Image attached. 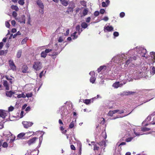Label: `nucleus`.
I'll use <instances>...</instances> for the list:
<instances>
[{
	"instance_id": "59",
	"label": "nucleus",
	"mask_w": 155,
	"mask_h": 155,
	"mask_svg": "<svg viewBox=\"0 0 155 155\" xmlns=\"http://www.w3.org/2000/svg\"><path fill=\"white\" fill-rule=\"evenodd\" d=\"M12 15L14 17H15L17 16V13L15 12L14 11L12 12Z\"/></svg>"
},
{
	"instance_id": "41",
	"label": "nucleus",
	"mask_w": 155,
	"mask_h": 155,
	"mask_svg": "<svg viewBox=\"0 0 155 155\" xmlns=\"http://www.w3.org/2000/svg\"><path fill=\"white\" fill-rule=\"evenodd\" d=\"M100 120L101 121L100 124H101L104 125L105 122L104 119L103 118H100Z\"/></svg>"
},
{
	"instance_id": "45",
	"label": "nucleus",
	"mask_w": 155,
	"mask_h": 155,
	"mask_svg": "<svg viewBox=\"0 0 155 155\" xmlns=\"http://www.w3.org/2000/svg\"><path fill=\"white\" fill-rule=\"evenodd\" d=\"M46 71L45 72H44V71H42L40 74L39 77L40 78H41L42 76L44 75L46 72Z\"/></svg>"
},
{
	"instance_id": "50",
	"label": "nucleus",
	"mask_w": 155,
	"mask_h": 155,
	"mask_svg": "<svg viewBox=\"0 0 155 155\" xmlns=\"http://www.w3.org/2000/svg\"><path fill=\"white\" fill-rule=\"evenodd\" d=\"M113 35L114 37H117L119 35V33L117 31L114 32Z\"/></svg>"
},
{
	"instance_id": "56",
	"label": "nucleus",
	"mask_w": 155,
	"mask_h": 155,
	"mask_svg": "<svg viewBox=\"0 0 155 155\" xmlns=\"http://www.w3.org/2000/svg\"><path fill=\"white\" fill-rule=\"evenodd\" d=\"M14 108L12 106H11L8 108L9 111H12L13 110Z\"/></svg>"
},
{
	"instance_id": "58",
	"label": "nucleus",
	"mask_w": 155,
	"mask_h": 155,
	"mask_svg": "<svg viewBox=\"0 0 155 155\" xmlns=\"http://www.w3.org/2000/svg\"><path fill=\"white\" fill-rule=\"evenodd\" d=\"M7 134H5L4 135L6 136H12V134L10 132H7Z\"/></svg>"
},
{
	"instance_id": "33",
	"label": "nucleus",
	"mask_w": 155,
	"mask_h": 155,
	"mask_svg": "<svg viewBox=\"0 0 155 155\" xmlns=\"http://www.w3.org/2000/svg\"><path fill=\"white\" fill-rule=\"evenodd\" d=\"M150 54L151 55V57L152 58V60L154 59V60L153 62H154L155 61V52H150Z\"/></svg>"
},
{
	"instance_id": "29",
	"label": "nucleus",
	"mask_w": 155,
	"mask_h": 155,
	"mask_svg": "<svg viewBox=\"0 0 155 155\" xmlns=\"http://www.w3.org/2000/svg\"><path fill=\"white\" fill-rule=\"evenodd\" d=\"M28 68L26 65H24L22 68V71L23 73H26L27 72Z\"/></svg>"
},
{
	"instance_id": "44",
	"label": "nucleus",
	"mask_w": 155,
	"mask_h": 155,
	"mask_svg": "<svg viewBox=\"0 0 155 155\" xmlns=\"http://www.w3.org/2000/svg\"><path fill=\"white\" fill-rule=\"evenodd\" d=\"M32 96V94L31 93H28L26 94V97L28 98L31 97Z\"/></svg>"
},
{
	"instance_id": "8",
	"label": "nucleus",
	"mask_w": 155,
	"mask_h": 155,
	"mask_svg": "<svg viewBox=\"0 0 155 155\" xmlns=\"http://www.w3.org/2000/svg\"><path fill=\"white\" fill-rule=\"evenodd\" d=\"M125 82L122 83L119 82H117L114 83L113 84V87L114 88H117L118 87L122 86L124 84H125Z\"/></svg>"
},
{
	"instance_id": "30",
	"label": "nucleus",
	"mask_w": 155,
	"mask_h": 155,
	"mask_svg": "<svg viewBox=\"0 0 155 155\" xmlns=\"http://www.w3.org/2000/svg\"><path fill=\"white\" fill-rule=\"evenodd\" d=\"M14 93L12 92L11 91H6V95L7 97H11L12 94H14Z\"/></svg>"
},
{
	"instance_id": "7",
	"label": "nucleus",
	"mask_w": 155,
	"mask_h": 155,
	"mask_svg": "<svg viewBox=\"0 0 155 155\" xmlns=\"http://www.w3.org/2000/svg\"><path fill=\"white\" fill-rule=\"evenodd\" d=\"M153 117V115H149L146 119L145 121L143 122V125L147 126L149 124H151L150 123L152 121Z\"/></svg>"
},
{
	"instance_id": "5",
	"label": "nucleus",
	"mask_w": 155,
	"mask_h": 155,
	"mask_svg": "<svg viewBox=\"0 0 155 155\" xmlns=\"http://www.w3.org/2000/svg\"><path fill=\"white\" fill-rule=\"evenodd\" d=\"M32 68L34 70L39 71L42 68V63L38 61H35L34 62Z\"/></svg>"
},
{
	"instance_id": "23",
	"label": "nucleus",
	"mask_w": 155,
	"mask_h": 155,
	"mask_svg": "<svg viewBox=\"0 0 155 155\" xmlns=\"http://www.w3.org/2000/svg\"><path fill=\"white\" fill-rule=\"evenodd\" d=\"M134 92L131 91H124L122 93V95H128L130 94H132L133 93H134Z\"/></svg>"
},
{
	"instance_id": "27",
	"label": "nucleus",
	"mask_w": 155,
	"mask_h": 155,
	"mask_svg": "<svg viewBox=\"0 0 155 155\" xmlns=\"http://www.w3.org/2000/svg\"><path fill=\"white\" fill-rule=\"evenodd\" d=\"M80 26L79 25H78L76 26V31H77L78 32L77 33H78V35H79L81 33L82 31V29H81L80 30Z\"/></svg>"
},
{
	"instance_id": "42",
	"label": "nucleus",
	"mask_w": 155,
	"mask_h": 155,
	"mask_svg": "<svg viewBox=\"0 0 155 155\" xmlns=\"http://www.w3.org/2000/svg\"><path fill=\"white\" fill-rule=\"evenodd\" d=\"M18 3L20 5H22L25 3L24 0H20L18 1Z\"/></svg>"
},
{
	"instance_id": "37",
	"label": "nucleus",
	"mask_w": 155,
	"mask_h": 155,
	"mask_svg": "<svg viewBox=\"0 0 155 155\" xmlns=\"http://www.w3.org/2000/svg\"><path fill=\"white\" fill-rule=\"evenodd\" d=\"M115 110H110L108 112V114L109 116H111L113 115L114 114H115Z\"/></svg>"
},
{
	"instance_id": "57",
	"label": "nucleus",
	"mask_w": 155,
	"mask_h": 155,
	"mask_svg": "<svg viewBox=\"0 0 155 155\" xmlns=\"http://www.w3.org/2000/svg\"><path fill=\"white\" fill-rule=\"evenodd\" d=\"M99 12L98 11H95L94 13V15L96 16H97L99 15Z\"/></svg>"
},
{
	"instance_id": "43",
	"label": "nucleus",
	"mask_w": 155,
	"mask_h": 155,
	"mask_svg": "<svg viewBox=\"0 0 155 155\" xmlns=\"http://www.w3.org/2000/svg\"><path fill=\"white\" fill-rule=\"evenodd\" d=\"M133 138V137H130L126 139L125 141L126 142H128L131 141L132 139Z\"/></svg>"
},
{
	"instance_id": "38",
	"label": "nucleus",
	"mask_w": 155,
	"mask_h": 155,
	"mask_svg": "<svg viewBox=\"0 0 155 155\" xmlns=\"http://www.w3.org/2000/svg\"><path fill=\"white\" fill-rule=\"evenodd\" d=\"M150 73L151 74L154 75L155 74V67H153L151 70H150Z\"/></svg>"
},
{
	"instance_id": "18",
	"label": "nucleus",
	"mask_w": 155,
	"mask_h": 155,
	"mask_svg": "<svg viewBox=\"0 0 155 155\" xmlns=\"http://www.w3.org/2000/svg\"><path fill=\"white\" fill-rule=\"evenodd\" d=\"M125 111V109H123L121 110L117 109L115 110V114L117 113L119 114H121L123 113H124Z\"/></svg>"
},
{
	"instance_id": "53",
	"label": "nucleus",
	"mask_w": 155,
	"mask_h": 155,
	"mask_svg": "<svg viewBox=\"0 0 155 155\" xmlns=\"http://www.w3.org/2000/svg\"><path fill=\"white\" fill-rule=\"evenodd\" d=\"M99 147L97 146L96 145H95L94 146V150H99Z\"/></svg>"
},
{
	"instance_id": "13",
	"label": "nucleus",
	"mask_w": 155,
	"mask_h": 155,
	"mask_svg": "<svg viewBox=\"0 0 155 155\" xmlns=\"http://www.w3.org/2000/svg\"><path fill=\"white\" fill-rule=\"evenodd\" d=\"M38 139V138L36 137H33L31 139L29 140L27 142L29 146H30L31 144L34 143L36 139Z\"/></svg>"
},
{
	"instance_id": "16",
	"label": "nucleus",
	"mask_w": 155,
	"mask_h": 155,
	"mask_svg": "<svg viewBox=\"0 0 155 155\" xmlns=\"http://www.w3.org/2000/svg\"><path fill=\"white\" fill-rule=\"evenodd\" d=\"M76 126V119L74 121H72L69 125V128L71 129L73 128Z\"/></svg>"
},
{
	"instance_id": "14",
	"label": "nucleus",
	"mask_w": 155,
	"mask_h": 155,
	"mask_svg": "<svg viewBox=\"0 0 155 155\" xmlns=\"http://www.w3.org/2000/svg\"><path fill=\"white\" fill-rule=\"evenodd\" d=\"M13 96L15 98H16L17 97L18 98H25L26 97L24 93H22L21 94H15L13 95Z\"/></svg>"
},
{
	"instance_id": "49",
	"label": "nucleus",
	"mask_w": 155,
	"mask_h": 155,
	"mask_svg": "<svg viewBox=\"0 0 155 155\" xmlns=\"http://www.w3.org/2000/svg\"><path fill=\"white\" fill-rule=\"evenodd\" d=\"M28 39L27 38H25L23 39L21 42V44L22 45L25 44L27 41Z\"/></svg>"
},
{
	"instance_id": "4",
	"label": "nucleus",
	"mask_w": 155,
	"mask_h": 155,
	"mask_svg": "<svg viewBox=\"0 0 155 155\" xmlns=\"http://www.w3.org/2000/svg\"><path fill=\"white\" fill-rule=\"evenodd\" d=\"M45 133L43 131H37L35 132H29L25 133H21L18 135L17 136H25L29 135L32 136V135H37L38 136H43L44 134Z\"/></svg>"
},
{
	"instance_id": "36",
	"label": "nucleus",
	"mask_w": 155,
	"mask_h": 155,
	"mask_svg": "<svg viewBox=\"0 0 155 155\" xmlns=\"http://www.w3.org/2000/svg\"><path fill=\"white\" fill-rule=\"evenodd\" d=\"M96 80V78L95 76H91L90 81L91 82L94 83Z\"/></svg>"
},
{
	"instance_id": "12",
	"label": "nucleus",
	"mask_w": 155,
	"mask_h": 155,
	"mask_svg": "<svg viewBox=\"0 0 155 155\" xmlns=\"http://www.w3.org/2000/svg\"><path fill=\"white\" fill-rule=\"evenodd\" d=\"M104 29L105 32H110L113 31V28L112 26H105L104 27Z\"/></svg>"
},
{
	"instance_id": "11",
	"label": "nucleus",
	"mask_w": 155,
	"mask_h": 155,
	"mask_svg": "<svg viewBox=\"0 0 155 155\" xmlns=\"http://www.w3.org/2000/svg\"><path fill=\"white\" fill-rule=\"evenodd\" d=\"M9 64L11 69L13 71L16 70V67L13 61L11 60H9Z\"/></svg>"
},
{
	"instance_id": "25",
	"label": "nucleus",
	"mask_w": 155,
	"mask_h": 155,
	"mask_svg": "<svg viewBox=\"0 0 155 155\" xmlns=\"http://www.w3.org/2000/svg\"><path fill=\"white\" fill-rule=\"evenodd\" d=\"M93 102V99H85L84 101V102L86 104H88Z\"/></svg>"
},
{
	"instance_id": "6",
	"label": "nucleus",
	"mask_w": 155,
	"mask_h": 155,
	"mask_svg": "<svg viewBox=\"0 0 155 155\" xmlns=\"http://www.w3.org/2000/svg\"><path fill=\"white\" fill-rule=\"evenodd\" d=\"M10 114L9 111L3 110H0V117L3 118H5L6 117H9Z\"/></svg>"
},
{
	"instance_id": "2",
	"label": "nucleus",
	"mask_w": 155,
	"mask_h": 155,
	"mask_svg": "<svg viewBox=\"0 0 155 155\" xmlns=\"http://www.w3.org/2000/svg\"><path fill=\"white\" fill-rule=\"evenodd\" d=\"M132 51H133V50H129L126 54H123L115 56L112 58V61H110L109 62L110 65L111 64L112 61L114 63L118 64L121 63H122V64L124 63L122 61H124V60L125 61L126 59H127V56H129V54L131 53Z\"/></svg>"
},
{
	"instance_id": "61",
	"label": "nucleus",
	"mask_w": 155,
	"mask_h": 155,
	"mask_svg": "<svg viewBox=\"0 0 155 155\" xmlns=\"http://www.w3.org/2000/svg\"><path fill=\"white\" fill-rule=\"evenodd\" d=\"M91 18L90 17H88L86 18V21L87 22L89 23L91 20Z\"/></svg>"
},
{
	"instance_id": "20",
	"label": "nucleus",
	"mask_w": 155,
	"mask_h": 155,
	"mask_svg": "<svg viewBox=\"0 0 155 155\" xmlns=\"http://www.w3.org/2000/svg\"><path fill=\"white\" fill-rule=\"evenodd\" d=\"M88 12V10L87 8H85L83 10L82 14H80V16L81 17L84 16L87 14Z\"/></svg>"
},
{
	"instance_id": "26",
	"label": "nucleus",
	"mask_w": 155,
	"mask_h": 155,
	"mask_svg": "<svg viewBox=\"0 0 155 155\" xmlns=\"http://www.w3.org/2000/svg\"><path fill=\"white\" fill-rule=\"evenodd\" d=\"M141 73L142 71H136V72L135 71L133 73V74L135 76H136V78H139L138 77V76H140V75L141 74Z\"/></svg>"
},
{
	"instance_id": "40",
	"label": "nucleus",
	"mask_w": 155,
	"mask_h": 155,
	"mask_svg": "<svg viewBox=\"0 0 155 155\" xmlns=\"http://www.w3.org/2000/svg\"><path fill=\"white\" fill-rule=\"evenodd\" d=\"M150 123L151 124H155V116L153 115L152 118V121L150 122Z\"/></svg>"
},
{
	"instance_id": "64",
	"label": "nucleus",
	"mask_w": 155,
	"mask_h": 155,
	"mask_svg": "<svg viewBox=\"0 0 155 155\" xmlns=\"http://www.w3.org/2000/svg\"><path fill=\"white\" fill-rule=\"evenodd\" d=\"M63 41V40L61 37H60L58 39V41L59 42H61Z\"/></svg>"
},
{
	"instance_id": "51",
	"label": "nucleus",
	"mask_w": 155,
	"mask_h": 155,
	"mask_svg": "<svg viewBox=\"0 0 155 155\" xmlns=\"http://www.w3.org/2000/svg\"><path fill=\"white\" fill-rule=\"evenodd\" d=\"M60 129L62 131V132L63 133H65L66 131L65 130H64V129L62 126H61L60 127Z\"/></svg>"
},
{
	"instance_id": "15",
	"label": "nucleus",
	"mask_w": 155,
	"mask_h": 155,
	"mask_svg": "<svg viewBox=\"0 0 155 155\" xmlns=\"http://www.w3.org/2000/svg\"><path fill=\"white\" fill-rule=\"evenodd\" d=\"M138 67L142 71H143L142 70H147V66H145L143 64H142L141 63L140 64V65H139V64H138Z\"/></svg>"
},
{
	"instance_id": "34",
	"label": "nucleus",
	"mask_w": 155,
	"mask_h": 155,
	"mask_svg": "<svg viewBox=\"0 0 155 155\" xmlns=\"http://www.w3.org/2000/svg\"><path fill=\"white\" fill-rule=\"evenodd\" d=\"M3 84L4 86L5 87L6 89V90H8L9 89V87L7 81H4Z\"/></svg>"
},
{
	"instance_id": "48",
	"label": "nucleus",
	"mask_w": 155,
	"mask_h": 155,
	"mask_svg": "<svg viewBox=\"0 0 155 155\" xmlns=\"http://www.w3.org/2000/svg\"><path fill=\"white\" fill-rule=\"evenodd\" d=\"M8 146L7 143L6 142H4L2 145V147L4 148L7 147H8Z\"/></svg>"
},
{
	"instance_id": "46",
	"label": "nucleus",
	"mask_w": 155,
	"mask_h": 155,
	"mask_svg": "<svg viewBox=\"0 0 155 155\" xmlns=\"http://www.w3.org/2000/svg\"><path fill=\"white\" fill-rule=\"evenodd\" d=\"M5 77L7 80L10 81V82L11 84L12 83L11 81L12 80V78H11L9 77L8 76H5Z\"/></svg>"
},
{
	"instance_id": "17",
	"label": "nucleus",
	"mask_w": 155,
	"mask_h": 155,
	"mask_svg": "<svg viewBox=\"0 0 155 155\" xmlns=\"http://www.w3.org/2000/svg\"><path fill=\"white\" fill-rule=\"evenodd\" d=\"M37 4L41 8L43 9L44 8V6L42 1L41 0H38L37 2Z\"/></svg>"
},
{
	"instance_id": "1",
	"label": "nucleus",
	"mask_w": 155,
	"mask_h": 155,
	"mask_svg": "<svg viewBox=\"0 0 155 155\" xmlns=\"http://www.w3.org/2000/svg\"><path fill=\"white\" fill-rule=\"evenodd\" d=\"M133 50V51L129 54V55H131L132 57H128L129 59L126 61V64H128L130 63L133 61H135L137 59V57H135L134 56H133V53L134 50H136V52L138 54L137 56H139V57H145V55L147 53V50L146 49L144 48L143 47L141 46H137L135 48V49H132L130 50Z\"/></svg>"
},
{
	"instance_id": "62",
	"label": "nucleus",
	"mask_w": 155,
	"mask_h": 155,
	"mask_svg": "<svg viewBox=\"0 0 155 155\" xmlns=\"http://www.w3.org/2000/svg\"><path fill=\"white\" fill-rule=\"evenodd\" d=\"M108 19V18L107 16L104 17L103 19H102V20L106 21H107Z\"/></svg>"
},
{
	"instance_id": "60",
	"label": "nucleus",
	"mask_w": 155,
	"mask_h": 155,
	"mask_svg": "<svg viewBox=\"0 0 155 155\" xmlns=\"http://www.w3.org/2000/svg\"><path fill=\"white\" fill-rule=\"evenodd\" d=\"M105 12V10L104 9H101L100 11V12L101 14H103Z\"/></svg>"
},
{
	"instance_id": "10",
	"label": "nucleus",
	"mask_w": 155,
	"mask_h": 155,
	"mask_svg": "<svg viewBox=\"0 0 155 155\" xmlns=\"http://www.w3.org/2000/svg\"><path fill=\"white\" fill-rule=\"evenodd\" d=\"M22 124L24 127L26 128H27L31 126L33 124V123L31 122L28 121H23L22 122Z\"/></svg>"
},
{
	"instance_id": "9",
	"label": "nucleus",
	"mask_w": 155,
	"mask_h": 155,
	"mask_svg": "<svg viewBox=\"0 0 155 155\" xmlns=\"http://www.w3.org/2000/svg\"><path fill=\"white\" fill-rule=\"evenodd\" d=\"M52 50L51 49H46L45 51H43L41 53V57L42 58H45L47 55V54L51 51Z\"/></svg>"
},
{
	"instance_id": "22",
	"label": "nucleus",
	"mask_w": 155,
	"mask_h": 155,
	"mask_svg": "<svg viewBox=\"0 0 155 155\" xmlns=\"http://www.w3.org/2000/svg\"><path fill=\"white\" fill-rule=\"evenodd\" d=\"M61 115L62 116L64 117V115L66 114L65 112L67 111V110L66 108L64 107H62L61 108Z\"/></svg>"
},
{
	"instance_id": "32",
	"label": "nucleus",
	"mask_w": 155,
	"mask_h": 155,
	"mask_svg": "<svg viewBox=\"0 0 155 155\" xmlns=\"http://www.w3.org/2000/svg\"><path fill=\"white\" fill-rule=\"evenodd\" d=\"M81 26L82 28H86L88 27V25L85 22H83L81 24Z\"/></svg>"
},
{
	"instance_id": "28",
	"label": "nucleus",
	"mask_w": 155,
	"mask_h": 155,
	"mask_svg": "<svg viewBox=\"0 0 155 155\" xmlns=\"http://www.w3.org/2000/svg\"><path fill=\"white\" fill-rule=\"evenodd\" d=\"M78 35H78L77 31L74 32V33L71 35L72 39H76L78 38Z\"/></svg>"
},
{
	"instance_id": "31",
	"label": "nucleus",
	"mask_w": 155,
	"mask_h": 155,
	"mask_svg": "<svg viewBox=\"0 0 155 155\" xmlns=\"http://www.w3.org/2000/svg\"><path fill=\"white\" fill-rule=\"evenodd\" d=\"M98 144L101 147L104 146V147H105L106 146V142H105V141H104V140H102V141L99 142V143H98Z\"/></svg>"
},
{
	"instance_id": "52",
	"label": "nucleus",
	"mask_w": 155,
	"mask_h": 155,
	"mask_svg": "<svg viewBox=\"0 0 155 155\" xmlns=\"http://www.w3.org/2000/svg\"><path fill=\"white\" fill-rule=\"evenodd\" d=\"M89 74L91 75V76H95V73L94 71L90 72L89 73Z\"/></svg>"
},
{
	"instance_id": "24",
	"label": "nucleus",
	"mask_w": 155,
	"mask_h": 155,
	"mask_svg": "<svg viewBox=\"0 0 155 155\" xmlns=\"http://www.w3.org/2000/svg\"><path fill=\"white\" fill-rule=\"evenodd\" d=\"M61 4L65 6H67L68 4V2L66 0H60Z\"/></svg>"
},
{
	"instance_id": "3",
	"label": "nucleus",
	"mask_w": 155,
	"mask_h": 155,
	"mask_svg": "<svg viewBox=\"0 0 155 155\" xmlns=\"http://www.w3.org/2000/svg\"><path fill=\"white\" fill-rule=\"evenodd\" d=\"M149 130V128L146 127H142L140 129L136 128L134 129L133 132L130 130L128 131H127V135H128V136H131L132 135H133L134 134L136 136L147 134L148 133L147 132V131H148Z\"/></svg>"
},
{
	"instance_id": "39",
	"label": "nucleus",
	"mask_w": 155,
	"mask_h": 155,
	"mask_svg": "<svg viewBox=\"0 0 155 155\" xmlns=\"http://www.w3.org/2000/svg\"><path fill=\"white\" fill-rule=\"evenodd\" d=\"M80 4L86 7L87 5L86 2L84 1H82L80 2Z\"/></svg>"
},
{
	"instance_id": "55",
	"label": "nucleus",
	"mask_w": 155,
	"mask_h": 155,
	"mask_svg": "<svg viewBox=\"0 0 155 155\" xmlns=\"http://www.w3.org/2000/svg\"><path fill=\"white\" fill-rule=\"evenodd\" d=\"M124 15L125 13L124 12H121L120 13V16L121 18L124 17Z\"/></svg>"
},
{
	"instance_id": "35",
	"label": "nucleus",
	"mask_w": 155,
	"mask_h": 155,
	"mask_svg": "<svg viewBox=\"0 0 155 155\" xmlns=\"http://www.w3.org/2000/svg\"><path fill=\"white\" fill-rule=\"evenodd\" d=\"M21 53L22 50H19L17 54L16 55L17 57L18 58H20L21 57Z\"/></svg>"
},
{
	"instance_id": "21",
	"label": "nucleus",
	"mask_w": 155,
	"mask_h": 155,
	"mask_svg": "<svg viewBox=\"0 0 155 155\" xmlns=\"http://www.w3.org/2000/svg\"><path fill=\"white\" fill-rule=\"evenodd\" d=\"M110 2L109 0H107L106 2H103L102 3V5L103 7H104L107 6L110 4Z\"/></svg>"
},
{
	"instance_id": "47",
	"label": "nucleus",
	"mask_w": 155,
	"mask_h": 155,
	"mask_svg": "<svg viewBox=\"0 0 155 155\" xmlns=\"http://www.w3.org/2000/svg\"><path fill=\"white\" fill-rule=\"evenodd\" d=\"M11 7L12 9H14L16 11H18V7L16 6L12 5Z\"/></svg>"
},
{
	"instance_id": "63",
	"label": "nucleus",
	"mask_w": 155,
	"mask_h": 155,
	"mask_svg": "<svg viewBox=\"0 0 155 155\" xmlns=\"http://www.w3.org/2000/svg\"><path fill=\"white\" fill-rule=\"evenodd\" d=\"M5 25L6 26L7 28H9L10 26V25L8 22H6Z\"/></svg>"
},
{
	"instance_id": "19",
	"label": "nucleus",
	"mask_w": 155,
	"mask_h": 155,
	"mask_svg": "<svg viewBox=\"0 0 155 155\" xmlns=\"http://www.w3.org/2000/svg\"><path fill=\"white\" fill-rule=\"evenodd\" d=\"M107 68V66H101L99 68L97 69V71L98 72H99L101 71L102 70H106Z\"/></svg>"
},
{
	"instance_id": "54",
	"label": "nucleus",
	"mask_w": 155,
	"mask_h": 155,
	"mask_svg": "<svg viewBox=\"0 0 155 155\" xmlns=\"http://www.w3.org/2000/svg\"><path fill=\"white\" fill-rule=\"evenodd\" d=\"M130 113H129V114H124V115H119L118 117L115 118H122V117H125V116L129 114H130Z\"/></svg>"
}]
</instances>
